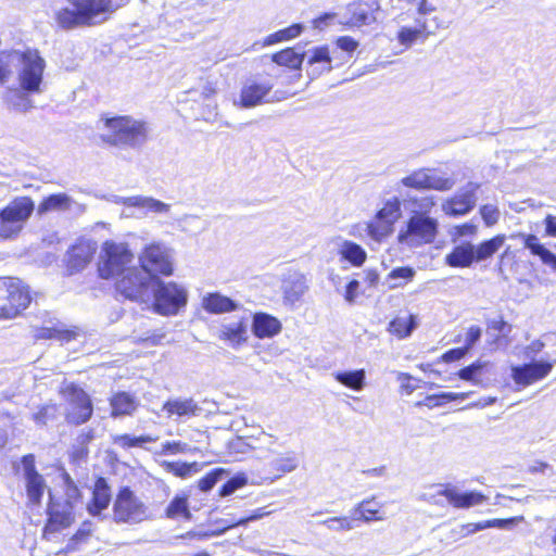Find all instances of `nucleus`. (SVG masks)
<instances>
[{
	"label": "nucleus",
	"mask_w": 556,
	"mask_h": 556,
	"mask_svg": "<svg viewBox=\"0 0 556 556\" xmlns=\"http://www.w3.org/2000/svg\"><path fill=\"white\" fill-rule=\"evenodd\" d=\"M162 448L163 454H178L186 453L189 450V446L187 443H182L180 441H167L163 443Z\"/></svg>",
	"instance_id": "60"
},
{
	"label": "nucleus",
	"mask_w": 556,
	"mask_h": 556,
	"mask_svg": "<svg viewBox=\"0 0 556 556\" xmlns=\"http://www.w3.org/2000/svg\"><path fill=\"white\" fill-rule=\"evenodd\" d=\"M74 203L75 201L66 193L50 194L39 203L37 214L41 216L49 212L68 211Z\"/></svg>",
	"instance_id": "36"
},
{
	"label": "nucleus",
	"mask_w": 556,
	"mask_h": 556,
	"mask_svg": "<svg viewBox=\"0 0 556 556\" xmlns=\"http://www.w3.org/2000/svg\"><path fill=\"white\" fill-rule=\"evenodd\" d=\"M188 301L187 290L175 282H164L159 277L153 285V296L150 302L154 311L161 315H176Z\"/></svg>",
	"instance_id": "6"
},
{
	"label": "nucleus",
	"mask_w": 556,
	"mask_h": 556,
	"mask_svg": "<svg viewBox=\"0 0 556 556\" xmlns=\"http://www.w3.org/2000/svg\"><path fill=\"white\" fill-rule=\"evenodd\" d=\"M337 47L345 52H353L358 47V42L350 36H342L337 39Z\"/></svg>",
	"instance_id": "63"
},
{
	"label": "nucleus",
	"mask_w": 556,
	"mask_h": 556,
	"mask_svg": "<svg viewBox=\"0 0 556 556\" xmlns=\"http://www.w3.org/2000/svg\"><path fill=\"white\" fill-rule=\"evenodd\" d=\"M380 505L372 498L364 500L356 505V511H359V519L369 522L371 520H382V516H378Z\"/></svg>",
	"instance_id": "44"
},
{
	"label": "nucleus",
	"mask_w": 556,
	"mask_h": 556,
	"mask_svg": "<svg viewBox=\"0 0 556 556\" xmlns=\"http://www.w3.org/2000/svg\"><path fill=\"white\" fill-rule=\"evenodd\" d=\"M390 229L391 224L379 220L377 218L375 222L367 225L368 235L377 241H380L382 238H384L390 232Z\"/></svg>",
	"instance_id": "53"
},
{
	"label": "nucleus",
	"mask_w": 556,
	"mask_h": 556,
	"mask_svg": "<svg viewBox=\"0 0 556 556\" xmlns=\"http://www.w3.org/2000/svg\"><path fill=\"white\" fill-rule=\"evenodd\" d=\"M518 522V518H508V519H491L486 521H482V525L488 528H498V529H508L515 526Z\"/></svg>",
	"instance_id": "62"
},
{
	"label": "nucleus",
	"mask_w": 556,
	"mask_h": 556,
	"mask_svg": "<svg viewBox=\"0 0 556 556\" xmlns=\"http://www.w3.org/2000/svg\"><path fill=\"white\" fill-rule=\"evenodd\" d=\"M156 277L140 267L132 266L115 283L118 294L134 302L150 304Z\"/></svg>",
	"instance_id": "3"
},
{
	"label": "nucleus",
	"mask_w": 556,
	"mask_h": 556,
	"mask_svg": "<svg viewBox=\"0 0 556 556\" xmlns=\"http://www.w3.org/2000/svg\"><path fill=\"white\" fill-rule=\"evenodd\" d=\"M108 132L101 135L104 142L112 146L139 148L146 143L149 126L146 122L130 116H117L105 121Z\"/></svg>",
	"instance_id": "2"
},
{
	"label": "nucleus",
	"mask_w": 556,
	"mask_h": 556,
	"mask_svg": "<svg viewBox=\"0 0 556 556\" xmlns=\"http://www.w3.org/2000/svg\"><path fill=\"white\" fill-rule=\"evenodd\" d=\"M476 262L475 245L470 242L455 247L445 256V263L451 267H469Z\"/></svg>",
	"instance_id": "31"
},
{
	"label": "nucleus",
	"mask_w": 556,
	"mask_h": 556,
	"mask_svg": "<svg viewBox=\"0 0 556 556\" xmlns=\"http://www.w3.org/2000/svg\"><path fill=\"white\" fill-rule=\"evenodd\" d=\"M271 90L269 84H250L242 88L240 94V105L242 108H253L262 102V100Z\"/></svg>",
	"instance_id": "34"
},
{
	"label": "nucleus",
	"mask_w": 556,
	"mask_h": 556,
	"mask_svg": "<svg viewBox=\"0 0 556 556\" xmlns=\"http://www.w3.org/2000/svg\"><path fill=\"white\" fill-rule=\"evenodd\" d=\"M271 467L283 473L293 471L298 467V459L294 452H288L285 456L274 459Z\"/></svg>",
	"instance_id": "51"
},
{
	"label": "nucleus",
	"mask_w": 556,
	"mask_h": 556,
	"mask_svg": "<svg viewBox=\"0 0 556 556\" xmlns=\"http://www.w3.org/2000/svg\"><path fill=\"white\" fill-rule=\"evenodd\" d=\"M477 189L478 185L469 182L464 189L442 204V211L446 215L454 217L466 215L476 206Z\"/></svg>",
	"instance_id": "17"
},
{
	"label": "nucleus",
	"mask_w": 556,
	"mask_h": 556,
	"mask_svg": "<svg viewBox=\"0 0 556 556\" xmlns=\"http://www.w3.org/2000/svg\"><path fill=\"white\" fill-rule=\"evenodd\" d=\"M113 202L117 204H123L130 207H138L146 210L147 212H153V213H167L170 208V205L167 203H164L160 200H156L151 197H143V195H135V197H128L123 198L118 195L113 197Z\"/></svg>",
	"instance_id": "24"
},
{
	"label": "nucleus",
	"mask_w": 556,
	"mask_h": 556,
	"mask_svg": "<svg viewBox=\"0 0 556 556\" xmlns=\"http://www.w3.org/2000/svg\"><path fill=\"white\" fill-rule=\"evenodd\" d=\"M305 53H299L293 48H287L271 55V61L280 66L299 70L305 59Z\"/></svg>",
	"instance_id": "40"
},
{
	"label": "nucleus",
	"mask_w": 556,
	"mask_h": 556,
	"mask_svg": "<svg viewBox=\"0 0 556 556\" xmlns=\"http://www.w3.org/2000/svg\"><path fill=\"white\" fill-rule=\"evenodd\" d=\"M379 10L377 0H361L349 5L351 20L346 24L352 26L370 25L376 22L375 13Z\"/></svg>",
	"instance_id": "21"
},
{
	"label": "nucleus",
	"mask_w": 556,
	"mask_h": 556,
	"mask_svg": "<svg viewBox=\"0 0 556 556\" xmlns=\"http://www.w3.org/2000/svg\"><path fill=\"white\" fill-rule=\"evenodd\" d=\"M334 378L344 387L359 391L365 386L366 374L364 369L340 371L334 374Z\"/></svg>",
	"instance_id": "42"
},
{
	"label": "nucleus",
	"mask_w": 556,
	"mask_h": 556,
	"mask_svg": "<svg viewBox=\"0 0 556 556\" xmlns=\"http://www.w3.org/2000/svg\"><path fill=\"white\" fill-rule=\"evenodd\" d=\"M45 67L46 62L37 50L23 51V61L17 68L21 88L27 92H41Z\"/></svg>",
	"instance_id": "9"
},
{
	"label": "nucleus",
	"mask_w": 556,
	"mask_h": 556,
	"mask_svg": "<svg viewBox=\"0 0 556 556\" xmlns=\"http://www.w3.org/2000/svg\"><path fill=\"white\" fill-rule=\"evenodd\" d=\"M488 365L485 362L477 361L471 365L462 368L457 376L465 381L472 382L473 384H479L480 380L478 376L481 374L482 369Z\"/></svg>",
	"instance_id": "48"
},
{
	"label": "nucleus",
	"mask_w": 556,
	"mask_h": 556,
	"mask_svg": "<svg viewBox=\"0 0 556 556\" xmlns=\"http://www.w3.org/2000/svg\"><path fill=\"white\" fill-rule=\"evenodd\" d=\"M111 501V491L105 478H98L94 483L92 502L88 505V511L96 516L105 509Z\"/></svg>",
	"instance_id": "32"
},
{
	"label": "nucleus",
	"mask_w": 556,
	"mask_h": 556,
	"mask_svg": "<svg viewBox=\"0 0 556 556\" xmlns=\"http://www.w3.org/2000/svg\"><path fill=\"white\" fill-rule=\"evenodd\" d=\"M202 307L211 314L239 312L243 308L242 304L219 292H212L204 295L202 299Z\"/></svg>",
	"instance_id": "23"
},
{
	"label": "nucleus",
	"mask_w": 556,
	"mask_h": 556,
	"mask_svg": "<svg viewBox=\"0 0 556 556\" xmlns=\"http://www.w3.org/2000/svg\"><path fill=\"white\" fill-rule=\"evenodd\" d=\"M236 319L224 323L220 327L219 339L229 342L231 348H238L245 343L249 338V323L251 313L242 308Z\"/></svg>",
	"instance_id": "14"
},
{
	"label": "nucleus",
	"mask_w": 556,
	"mask_h": 556,
	"mask_svg": "<svg viewBox=\"0 0 556 556\" xmlns=\"http://www.w3.org/2000/svg\"><path fill=\"white\" fill-rule=\"evenodd\" d=\"M415 275V270L412 267H397L394 268L388 276L389 279H403L404 281H409L413 279Z\"/></svg>",
	"instance_id": "61"
},
{
	"label": "nucleus",
	"mask_w": 556,
	"mask_h": 556,
	"mask_svg": "<svg viewBox=\"0 0 556 556\" xmlns=\"http://www.w3.org/2000/svg\"><path fill=\"white\" fill-rule=\"evenodd\" d=\"M226 471L222 468H216L207 473L205 477L200 479L199 489L203 492H207L214 488V485L225 476Z\"/></svg>",
	"instance_id": "54"
},
{
	"label": "nucleus",
	"mask_w": 556,
	"mask_h": 556,
	"mask_svg": "<svg viewBox=\"0 0 556 556\" xmlns=\"http://www.w3.org/2000/svg\"><path fill=\"white\" fill-rule=\"evenodd\" d=\"M63 482L65 488V503H68L74 507V505L79 501L80 498V491L74 480L71 478V476L67 472L63 473Z\"/></svg>",
	"instance_id": "52"
},
{
	"label": "nucleus",
	"mask_w": 556,
	"mask_h": 556,
	"mask_svg": "<svg viewBox=\"0 0 556 556\" xmlns=\"http://www.w3.org/2000/svg\"><path fill=\"white\" fill-rule=\"evenodd\" d=\"M549 334H544L543 339H538L532 341L529 345L525 349V355L528 358H534L535 355H538L546 345V340L549 339Z\"/></svg>",
	"instance_id": "58"
},
{
	"label": "nucleus",
	"mask_w": 556,
	"mask_h": 556,
	"mask_svg": "<svg viewBox=\"0 0 556 556\" xmlns=\"http://www.w3.org/2000/svg\"><path fill=\"white\" fill-rule=\"evenodd\" d=\"M168 471L174 472L176 476L186 477L191 471V465L186 463H166Z\"/></svg>",
	"instance_id": "64"
},
{
	"label": "nucleus",
	"mask_w": 556,
	"mask_h": 556,
	"mask_svg": "<svg viewBox=\"0 0 556 556\" xmlns=\"http://www.w3.org/2000/svg\"><path fill=\"white\" fill-rule=\"evenodd\" d=\"M23 61V51L3 50L0 52V84H5L17 72Z\"/></svg>",
	"instance_id": "33"
},
{
	"label": "nucleus",
	"mask_w": 556,
	"mask_h": 556,
	"mask_svg": "<svg viewBox=\"0 0 556 556\" xmlns=\"http://www.w3.org/2000/svg\"><path fill=\"white\" fill-rule=\"evenodd\" d=\"M149 518L147 505L128 486L122 488L113 504V519L117 523H140Z\"/></svg>",
	"instance_id": "7"
},
{
	"label": "nucleus",
	"mask_w": 556,
	"mask_h": 556,
	"mask_svg": "<svg viewBox=\"0 0 556 556\" xmlns=\"http://www.w3.org/2000/svg\"><path fill=\"white\" fill-rule=\"evenodd\" d=\"M416 326V316H399L390 323V331L400 338H405L413 332Z\"/></svg>",
	"instance_id": "43"
},
{
	"label": "nucleus",
	"mask_w": 556,
	"mask_h": 556,
	"mask_svg": "<svg viewBox=\"0 0 556 556\" xmlns=\"http://www.w3.org/2000/svg\"><path fill=\"white\" fill-rule=\"evenodd\" d=\"M438 220L429 215H410L406 229L399 232L397 239L409 247L432 243L438 235Z\"/></svg>",
	"instance_id": "8"
},
{
	"label": "nucleus",
	"mask_w": 556,
	"mask_h": 556,
	"mask_svg": "<svg viewBox=\"0 0 556 556\" xmlns=\"http://www.w3.org/2000/svg\"><path fill=\"white\" fill-rule=\"evenodd\" d=\"M511 238L519 240L532 255L538 256L545 266L549 267L553 273H556V254L541 243L535 235L519 232L513 235Z\"/></svg>",
	"instance_id": "19"
},
{
	"label": "nucleus",
	"mask_w": 556,
	"mask_h": 556,
	"mask_svg": "<svg viewBox=\"0 0 556 556\" xmlns=\"http://www.w3.org/2000/svg\"><path fill=\"white\" fill-rule=\"evenodd\" d=\"M400 194L402 197V204L404 208L412 215H429L430 211L434 206V202L431 197H416L410 192L403 193L401 191Z\"/></svg>",
	"instance_id": "37"
},
{
	"label": "nucleus",
	"mask_w": 556,
	"mask_h": 556,
	"mask_svg": "<svg viewBox=\"0 0 556 556\" xmlns=\"http://www.w3.org/2000/svg\"><path fill=\"white\" fill-rule=\"evenodd\" d=\"M455 508H469L485 502L486 497L477 491L459 493L454 489L445 488L438 492Z\"/></svg>",
	"instance_id": "25"
},
{
	"label": "nucleus",
	"mask_w": 556,
	"mask_h": 556,
	"mask_svg": "<svg viewBox=\"0 0 556 556\" xmlns=\"http://www.w3.org/2000/svg\"><path fill=\"white\" fill-rule=\"evenodd\" d=\"M163 410L166 412L169 417L175 415L179 418H190L199 416L202 408L193 399L177 397L166 401L163 404Z\"/></svg>",
	"instance_id": "28"
},
{
	"label": "nucleus",
	"mask_w": 556,
	"mask_h": 556,
	"mask_svg": "<svg viewBox=\"0 0 556 556\" xmlns=\"http://www.w3.org/2000/svg\"><path fill=\"white\" fill-rule=\"evenodd\" d=\"M50 503L48 506V522L45 527V532H56L60 529L66 528L73 520L74 507L68 503L55 502L49 492Z\"/></svg>",
	"instance_id": "18"
},
{
	"label": "nucleus",
	"mask_w": 556,
	"mask_h": 556,
	"mask_svg": "<svg viewBox=\"0 0 556 556\" xmlns=\"http://www.w3.org/2000/svg\"><path fill=\"white\" fill-rule=\"evenodd\" d=\"M281 331V323L267 313H255L252 319V332L258 339L271 338Z\"/></svg>",
	"instance_id": "26"
},
{
	"label": "nucleus",
	"mask_w": 556,
	"mask_h": 556,
	"mask_svg": "<svg viewBox=\"0 0 556 556\" xmlns=\"http://www.w3.org/2000/svg\"><path fill=\"white\" fill-rule=\"evenodd\" d=\"M71 8H62L55 13V21L63 29H73L96 24V18L111 13L118 5L112 0H68Z\"/></svg>",
	"instance_id": "1"
},
{
	"label": "nucleus",
	"mask_w": 556,
	"mask_h": 556,
	"mask_svg": "<svg viewBox=\"0 0 556 556\" xmlns=\"http://www.w3.org/2000/svg\"><path fill=\"white\" fill-rule=\"evenodd\" d=\"M112 407V416L131 415L138 407L139 402L132 394L128 392H117L110 399Z\"/></svg>",
	"instance_id": "35"
},
{
	"label": "nucleus",
	"mask_w": 556,
	"mask_h": 556,
	"mask_svg": "<svg viewBox=\"0 0 556 556\" xmlns=\"http://www.w3.org/2000/svg\"><path fill=\"white\" fill-rule=\"evenodd\" d=\"M31 92L24 91L21 89H9L4 94V102L8 108L21 113L29 111L34 105L29 98Z\"/></svg>",
	"instance_id": "38"
},
{
	"label": "nucleus",
	"mask_w": 556,
	"mask_h": 556,
	"mask_svg": "<svg viewBox=\"0 0 556 556\" xmlns=\"http://www.w3.org/2000/svg\"><path fill=\"white\" fill-rule=\"evenodd\" d=\"M554 364H556V359L554 362L533 361L513 367L511 376L517 384L530 386L545 378L552 371Z\"/></svg>",
	"instance_id": "16"
},
{
	"label": "nucleus",
	"mask_w": 556,
	"mask_h": 556,
	"mask_svg": "<svg viewBox=\"0 0 556 556\" xmlns=\"http://www.w3.org/2000/svg\"><path fill=\"white\" fill-rule=\"evenodd\" d=\"M22 467L28 501L38 505L41 502L47 484L45 478L37 471L35 456L27 454L22 458Z\"/></svg>",
	"instance_id": "13"
},
{
	"label": "nucleus",
	"mask_w": 556,
	"mask_h": 556,
	"mask_svg": "<svg viewBox=\"0 0 556 556\" xmlns=\"http://www.w3.org/2000/svg\"><path fill=\"white\" fill-rule=\"evenodd\" d=\"M139 262L140 268L154 277L157 274L168 276L173 273L168 250L159 243L147 247L139 256Z\"/></svg>",
	"instance_id": "11"
},
{
	"label": "nucleus",
	"mask_w": 556,
	"mask_h": 556,
	"mask_svg": "<svg viewBox=\"0 0 556 556\" xmlns=\"http://www.w3.org/2000/svg\"><path fill=\"white\" fill-rule=\"evenodd\" d=\"M59 408L55 404H47L41 406L36 413L33 414V420L38 426H46L49 421L58 418Z\"/></svg>",
	"instance_id": "47"
},
{
	"label": "nucleus",
	"mask_w": 556,
	"mask_h": 556,
	"mask_svg": "<svg viewBox=\"0 0 556 556\" xmlns=\"http://www.w3.org/2000/svg\"><path fill=\"white\" fill-rule=\"evenodd\" d=\"M34 210L35 203L29 197H17L0 210V238L17 237Z\"/></svg>",
	"instance_id": "5"
},
{
	"label": "nucleus",
	"mask_w": 556,
	"mask_h": 556,
	"mask_svg": "<svg viewBox=\"0 0 556 556\" xmlns=\"http://www.w3.org/2000/svg\"><path fill=\"white\" fill-rule=\"evenodd\" d=\"M153 441H155V439L150 435L131 437L129 434H121L113 439L114 444H117L123 448L142 446V444Z\"/></svg>",
	"instance_id": "49"
},
{
	"label": "nucleus",
	"mask_w": 556,
	"mask_h": 556,
	"mask_svg": "<svg viewBox=\"0 0 556 556\" xmlns=\"http://www.w3.org/2000/svg\"><path fill=\"white\" fill-rule=\"evenodd\" d=\"M481 334L482 330L479 326L469 327L465 338V345L463 348L469 352V350H471L473 345L480 340Z\"/></svg>",
	"instance_id": "59"
},
{
	"label": "nucleus",
	"mask_w": 556,
	"mask_h": 556,
	"mask_svg": "<svg viewBox=\"0 0 556 556\" xmlns=\"http://www.w3.org/2000/svg\"><path fill=\"white\" fill-rule=\"evenodd\" d=\"M165 517L177 519L179 517L190 520L192 515L189 510L188 497L186 495H176L165 509Z\"/></svg>",
	"instance_id": "41"
},
{
	"label": "nucleus",
	"mask_w": 556,
	"mask_h": 556,
	"mask_svg": "<svg viewBox=\"0 0 556 556\" xmlns=\"http://www.w3.org/2000/svg\"><path fill=\"white\" fill-rule=\"evenodd\" d=\"M415 23L416 27L403 26L397 33L399 42L406 48L412 47L419 38L426 40L430 35H433V31L428 29V23L425 18H416Z\"/></svg>",
	"instance_id": "30"
},
{
	"label": "nucleus",
	"mask_w": 556,
	"mask_h": 556,
	"mask_svg": "<svg viewBox=\"0 0 556 556\" xmlns=\"http://www.w3.org/2000/svg\"><path fill=\"white\" fill-rule=\"evenodd\" d=\"M308 53L306 72L312 79L319 77L324 73H329L332 70V59L328 47H316L309 50Z\"/></svg>",
	"instance_id": "22"
},
{
	"label": "nucleus",
	"mask_w": 556,
	"mask_h": 556,
	"mask_svg": "<svg viewBox=\"0 0 556 556\" xmlns=\"http://www.w3.org/2000/svg\"><path fill=\"white\" fill-rule=\"evenodd\" d=\"M480 214L485 225L492 226L497 223L500 218V211L495 205L485 204L480 208Z\"/></svg>",
	"instance_id": "57"
},
{
	"label": "nucleus",
	"mask_w": 556,
	"mask_h": 556,
	"mask_svg": "<svg viewBox=\"0 0 556 556\" xmlns=\"http://www.w3.org/2000/svg\"><path fill=\"white\" fill-rule=\"evenodd\" d=\"M506 236L497 235L489 240L475 245L476 262H482L494 255L505 243Z\"/></svg>",
	"instance_id": "39"
},
{
	"label": "nucleus",
	"mask_w": 556,
	"mask_h": 556,
	"mask_svg": "<svg viewBox=\"0 0 556 556\" xmlns=\"http://www.w3.org/2000/svg\"><path fill=\"white\" fill-rule=\"evenodd\" d=\"M247 477L244 475H237L229 479L220 489L219 494L220 496H229L231 495L236 490L242 488L247 484Z\"/></svg>",
	"instance_id": "55"
},
{
	"label": "nucleus",
	"mask_w": 556,
	"mask_h": 556,
	"mask_svg": "<svg viewBox=\"0 0 556 556\" xmlns=\"http://www.w3.org/2000/svg\"><path fill=\"white\" fill-rule=\"evenodd\" d=\"M333 242L338 248L341 260L349 262L355 267H359L365 263L367 253L359 244L345 240L342 237L334 238Z\"/></svg>",
	"instance_id": "27"
},
{
	"label": "nucleus",
	"mask_w": 556,
	"mask_h": 556,
	"mask_svg": "<svg viewBox=\"0 0 556 556\" xmlns=\"http://www.w3.org/2000/svg\"><path fill=\"white\" fill-rule=\"evenodd\" d=\"M302 30L303 26L301 24H293L266 37L264 46H270L283 40L295 38L302 33Z\"/></svg>",
	"instance_id": "46"
},
{
	"label": "nucleus",
	"mask_w": 556,
	"mask_h": 556,
	"mask_svg": "<svg viewBox=\"0 0 556 556\" xmlns=\"http://www.w3.org/2000/svg\"><path fill=\"white\" fill-rule=\"evenodd\" d=\"M134 254L125 243L105 241L100 252L98 271L102 279L121 277L132 267Z\"/></svg>",
	"instance_id": "4"
},
{
	"label": "nucleus",
	"mask_w": 556,
	"mask_h": 556,
	"mask_svg": "<svg viewBox=\"0 0 556 556\" xmlns=\"http://www.w3.org/2000/svg\"><path fill=\"white\" fill-rule=\"evenodd\" d=\"M285 301L288 303L298 302L305 293L307 286L304 275L298 271L289 273L282 281Z\"/></svg>",
	"instance_id": "29"
},
{
	"label": "nucleus",
	"mask_w": 556,
	"mask_h": 556,
	"mask_svg": "<svg viewBox=\"0 0 556 556\" xmlns=\"http://www.w3.org/2000/svg\"><path fill=\"white\" fill-rule=\"evenodd\" d=\"M38 338L70 341L72 339V332L68 330H58L54 328H42L38 333Z\"/></svg>",
	"instance_id": "56"
},
{
	"label": "nucleus",
	"mask_w": 556,
	"mask_h": 556,
	"mask_svg": "<svg viewBox=\"0 0 556 556\" xmlns=\"http://www.w3.org/2000/svg\"><path fill=\"white\" fill-rule=\"evenodd\" d=\"M8 303L0 306V319H11L17 316L30 303L27 287L21 280L11 281L7 288Z\"/></svg>",
	"instance_id": "12"
},
{
	"label": "nucleus",
	"mask_w": 556,
	"mask_h": 556,
	"mask_svg": "<svg viewBox=\"0 0 556 556\" xmlns=\"http://www.w3.org/2000/svg\"><path fill=\"white\" fill-rule=\"evenodd\" d=\"M400 184L414 189L450 190L455 181L452 178L435 176L429 169H418L401 179Z\"/></svg>",
	"instance_id": "15"
},
{
	"label": "nucleus",
	"mask_w": 556,
	"mask_h": 556,
	"mask_svg": "<svg viewBox=\"0 0 556 556\" xmlns=\"http://www.w3.org/2000/svg\"><path fill=\"white\" fill-rule=\"evenodd\" d=\"M319 525L325 526L328 530L334 532H344L354 529V523L349 517H332L319 521Z\"/></svg>",
	"instance_id": "50"
},
{
	"label": "nucleus",
	"mask_w": 556,
	"mask_h": 556,
	"mask_svg": "<svg viewBox=\"0 0 556 556\" xmlns=\"http://www.w3.org/2000/svg\"><path fill=\"white\" fill-rule=\"evenodd\" d=\"M96 243L88 240H80L67 252V267L71 271L84 269L92 260L96 253Z\"/></svg>",
	"instance_id": "20"
},
{
	"label": "nucleus",
	"mask_w": 556,
	"mask_h": 556,
	"mask_svg": "<svg viewBox=\"0 0 556 556\" xmlns=\"http://www.w3.org/2000/svg\"><path fill=\"white\" fill-rule=\"evenodd\" d=\"M62 392L68 405L66 421L72 425H81L88 421L93 410L89 395L75 384L66 386Z\"/></svg>",
	"instance_id": "10"
},
{
	"label": "nucleus",
	"mask_w": 556,
	"mask_h": 556,
	"mask_svg": "<svg viewBox=\"0 0 556 556\" xmlns=\"http://www.w3.org/2000/svg\"><path fill=\"white\" fill-rule=\"evenodd\" d=\"M401 203L402 200L400 201L396 197L387 201L384 206L378 211L376 218L392 225L400 216Z\"/></svg>",
	"instance_id": "45"
}]
</instances>
